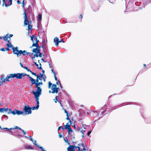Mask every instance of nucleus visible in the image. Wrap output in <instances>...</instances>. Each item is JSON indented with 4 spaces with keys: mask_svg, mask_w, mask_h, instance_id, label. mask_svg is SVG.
Returning <instances> with one entry per match:
<instances>
[{
    "mask_svg": "<svg viewBox=\"0 0 151 151\" xmlns=\"http://www.w3.org/2000/svg\"><path fill=\"white\" fill-rule=\"evenodd\" d=\"M35 85L37 89L36 91H33L32 93L34 95L36 99V101L37 102V105L36 107H34L33 108V109H38L39 107V98L41 94L42 91V89L40 87H39V86L40 85H42V82L36 83H35Z\"/></svg>",
    "mask_w": 151,
    "mask_h": 151,
    "instance_id": "f257e3e1",
    "label": "nucleus"
},
{
    "mask_svg": "<svg viewBox=\"0 0 151 151\" xmlns=\"http://www.w3.org/2000/svg\"><path fill=\"white\" fill-rule=\"evenodd\" d=\"M49 88H51L52 91V93H57L58 91V88H57L56 85L55 84H52L49 81L48 82V86Z\"/></svg>",
    "mask_w": 151,
    "mask_h": 151,
    "instance_id": "f03ea898",
    "label": "nucleus"
},
{
    "mask_svg": "<svg viewBox=\"0 0 151 151\" xmlns=\"http://www.w3.org/2000/svg\"><path fill=\"white\" fill-rule=\"evenodd\" d=\"M11 74L12 78H16L19 79H22L23 77L26 75V74L24 73H17Z\"/></svg>",
    "mask_w": 151,
    "mask_h": 151,
    "instance_id": "7ed1b4c3",
    "label": "nucleus"
},
{
    "mask_svg": "<svg viewBox=\"0 0 151 151\" xmlns=\"http://www.w3.org/2000/svg\"><path fill=\"white\" fill-rule=\"evenodd\" d=\"M34 107V106L32 108H29V106H24V110L26 113V114H31L32 112L31 109H32V110H36V109H32ZM36 109L37 110V109Z\"/></svg>",
    "mask_w": 151,
    "mask_h": 151,
    "instance_id": "20e7f679",
    "label": "nucleus"
},
{
    "mask_svg": "<svg viewBox=\"0 0 151 151\" xmlns=\"http://www.w3.org/2000/svg\"><path fill=\"white\" fill-rule=\"evenodd\" d=\"M3 6L4 5L6 7L9 6L12 4V0H2Z\"/></svg>",
    "mask_w": 151,
    "mask_h": 151,
    "instance_id": "39448f33",
    "label": "nucleus"
},
{
    "mask_svg": "<svg viewBox=\"0 0 151 151\" xmlns=\"http://www.w3.org/2000/svg\"><path fill=\"white\" fill-rule=\"evenodd\" d=\"M81 145H82L81 146H77L76 148L77 149L78 151H86V149L85 148V146L84 144L83 143H81Z\"/></svg>",
    "mask_w": 151,
    "mask_h": 151,
    "instance_id": "423d86ee",
    "label": "nucleus"
},
{
    "mask_svg": "<svg viewBox=\"0 0 151 151\" xmlns=\"http://www.w3.org/2000/svg\"><path fill=\"white\" fill-rule=\"evenodd\" d=\"M13 50V52L14 54L17 55V56L20 55V50L19 51L18 50V47H12Z\"/></svg>",
    "mask_w": 151,
    "mask_h": 151,
    "instance_id": "0eeeda50",
    "label": "nucleus"
},
{
    "mask_svg": "<svg viewBox=\"0 0 151 151\" xmlns=\"http://www.w3.org/2000/svg\"><path fill=\"white\" fill-rule=\"evenodd\" d=\"M23 113L24 112L22 111H20L19 110H17L16 109H15L13 111H12V113L14 115H15L17 114L18 115H20L23 114Z\"/></svg>",
    "mask_w": 151,
    "mask_h": 151,
    "instance_id": "6e6552de",
    "label": "nucleus"
},
{
    "mask_svg": "<svg viewBox=\"0 0 151 151\" xmlns=\"http://www.w3.org/2000/svg\"><path fill=\"white\" fill-rule=\"evenodd\" d=\"M24 26H25L26 25H28V24H29V22L27 20L26 14L25 11H24Z\"/></svg>",
    "mask_w": 151,
    "mask_h": 151,
    "instance_id": "1a4fd4ad",
    "label": "nucleus"
},
{
    "mask_svg": "<svg viewBox=\"0 0 151 151\" xmlns=\"http://www.w3.org/2000/svg\"><path fill=\"white\" fill-rule=\"evenodd\" d=\"M75 146L70 145L67 149L68 151H75Z\"/></svg>",
    "mask_w": 151,
    "mask_h": 151,
    "instance_id": "9d476101",
    "label": "nucleus"
},
{
    "mask_svg": "<svg viewBox=\"0 0 151 151\" xmlns=\"http://www.w3.org/2000/svg\"><path fill=\"white\" fill-rule=\"evenodd\" d=\"M54 41L55 44L57 46H58L59 43L61 42V41L59 40V39L58 37H55L54 39Z\"/></svg>",
    "mask_w": 151,
    "mask_h": 151,
    "instance_id": "9b49d317",
    "label": "nucleus"
},
{
    "mask_svg": "<svg viewBox=\"0 0 151 151\" xmlns=\"http://www.w3.org/2000/svg\"><path fill=\"white\" fill-rule=\"evenodd\" d=\"M31 39L33 42H35L36 41H38L37 40V37L35 35H32L30 36Z\"/></svg>",
    "mask_w": 151,
    "mask_h": 151,
    "instance_id": "f8f14e48",
    "label": "nucleus"
},
{
    "mask_svg": "<svg viewBox=\"0 0 151 151\" xmlns=\"http://www.w3.org/2000/svg\"><path fill=\"white\" fill-rule=\"evenodd\" d=\"M40 51V50L39 48L38 47L36 48L33 49L32 50V51L35 53L36 54L39 52V51Z\"/></svg>",
    "mask_w": 151,
    "mask_h": 151,
    "instance_id": "ddd939ff",
    "label": "nucleus"
},
{
    "mask_svg": "<svg viewBox=\"0 0 151 151\" xmlns=\"http://www.w3.org/2000/svg\"><path fill=\"white\" fill-rule=\"evenodd\" d=\"M15 129H19V130H21V129H21L20 128H19V127H18L17 126H16L15 128H13V129H12V128H11L10 129H8L7 128H4L3 129H6L7 130V131H9L10 132H11V131L10 130L13 129V130H14Z\"/></svg>",
    "mask_w": 151,
    "mask_h": 151,
    "instance_id": "4468645a",
    "label": "nucleus"
},
{
    "mask_svg": "<svg viewBox=\"0 0 151 151\" xmlns=\"http://www.w3.org/2000/svg\"><path fill=\"white\" fill-rule=\"evenodd\" d=\"M42 14H39L38 15V17L37 18V19L39 21L37 23V24H38L37 27H38V26H39V22L41 20V19H42Z\"/></svg>",
    "mask_w": 151,
    "mask_h": 151,
    "instance_id": "2eb2a0df",
    "label": "nucleus"
},
{
    "mask_svg": "<svg viewBox=\"0 0 151 151\" xmlns=\"http://www.w3.org/2000/svg\"><path fill=\"white\" fill-rule=\"evenodd\" d=\"M29 54H30V53L29 52H27L25 51L24 50V51H22L21 50H20V55L22 54L23 55H27Z\"/></svg>",
    "mask_w": 151,
    "mask_h": 151,
    "instance_id": "dca6fc26",
    "label": "nucleus"
},
{
    "mask_svg": "<svg viewBox=\"0 0 151 151\" xmlns=\"http://www.w3.org/2000/svg\"><path fill=\"white\" fill-rule=\"evenodd\" d=\"M82 127L84 128V130H82V131L81 130L80 132H81V133L83 134V135H82V136L83 137H84V135H83L84 132H85V130L86 129V126H84L83 124H82Z\"/></svg>",
    "mask_w": 151,
    "mask_h": 151,
    "instance_id": "f3484780",
    "label": "nucleus"
},
{
    "mask_svg": "<svg viewBox=\"0 0 151 151\" xmlns=\"http://www.w3.org/2000/svg\"><path fill=\"white\" fill-rule=\"evenodd\" d=\"M29 78L30 79V81L32 83V84H35L36 83L35 81V80L33 79L31 77L29 76Z\"/></svg>",
    "mask_w": 151,
    "mask_h": 151,
    "instance_id": "a211bd4d",
    "label": "nucleus"
},
{
    "mask_svg": "<svg viewBox=\"0 0 151 151\" xmlns=\"http://www.w3.org/2000/svg\"><path fill=\"white\" fill-rule=\"evenodd\" d=\"M8 109H4V108H0V112H3L5 111L7 112L8 111Z\"/></svg>",
    "mask_w": 151,
    "mask_h": 151,
    "instance_id": "6ab92c4d",
    "label": "nucleus"
},
{
    "mask_svg": "<svg viewBox=\"0 0 151 151\" xmlns=\"http://www.w3.org/2000/svg\"><path fill=\"white\" fill-rule=\"evenodd\" d=\"M12 78V76L11 74H10L9 75H8L5 78V80H6V81H9V78Z\"/></svg>",
    "mask_w": 151,
    "mask_h": 151,
    "instance_id": "aec40b11",
    "label": "nucleus"
},
{
    "mask_svg": "<svg viewBox=\"0 0 151 151\" xmlns=\"http://www.w3.org/2000/svg\"><path fill=\"white\" fill-rule=\"evenodd\" d=\"M38 41H36L35 42V43H34H34L33 44L32 46H31L30 47L31 48L32 47H33L34 46H35V47H39V46L38 45Z\"/></svg>",
    "mask_w": 151,
    "mask_h": 151,
    "instance_id": "412c9836",
    "label": "nucleus"
},
{
    "mask_svg": "<svg viewBox=\"0 0 151 151\" xmlns=\"http://www.w3.org/2000/svg\"><path fill=\"white\" fill-rule=\"evenodd\" d=\"M7 42H8V43L6 44L7 46L8 47H11L12 48V47H13V46L10 42L9 41V40H8Z\"/></svg>",
    "mask_w": 151,
    "mask_h": 151,
    "instance_id": "4be33fe9",
    "label": "nucleus"
},
{
    "mask_svg": "<svg viewBox=\"0 0 151 151\" xmlns=\"http://www.w3.org/2000/svg\"><path fill=\"white\" fill-rule=\"evenodd\" d=\"M64 127H65V128L67 129L71 127L70 125L68 124V123L66 125H64Z\"/></svg>",
    "mask_w": 151,
    "mask_h": 151,
    "instance_id": "5701e85b",
    "label": "nucleus"
},
{
    "mask_svg": "<svg viewBox=\"0 0 151 151\" xmlns=\"http://www.w3.org/2000/svg\"><path fill=\"white\" fill-rule=\"evenodd\" d=\"M25 147L26 149H27V150H29V149H33V148L30 146L29 145H26L25 146Z\"/></svg>",
    "mask_w": 151,
    "mask_h": 151,
    "instance_id": "b1692460",
    "label": "nucleus"
},
{
    "mask_svg": "<svg viewBox=\"0 0 151 151\" xmlns=\"http://www.w3.org/2000/svg\"><path fill=\"white\" fill-rule=\"evenodd\" d=\"M0 79L2 80L1 82H3V83H5L6 82V80H5V78H4V77H3V76H2L1 78Z\"/></svg>",
    "mask_w": 151,
    "mask_h": 151,
    "instance_id": "393cba45",
    "label": "nucleus"
},
{
    "mask_svg": "<svg viewBox=\"0 0 151 151\" xmlns=\"http://www.w3.org/2000/svg\"><path fill=\"white\" fill-rule=\"evenodd\" d=\"M67 130H68L69 134H70V133H72L73 132V130L71 129V127Z\"/></svg>",
    "mask_w": 151,
    "mask_h": 151,
    "instance_id": "a878e982",
    "label": "nucleus"
},
{
    "mask_svg": "<svg viewBox=\"0 0 151 151\" xmlns=\"http://www.w3.org/2000/svg\"><path fill=\"white\" fill-rule=\"evenodd\" d=\"M8 36H9L8 34H6L5 37H3V38H4V39L5 41H8L7 39H8Z\"/></svg>",
    "mask_w": 151,
    "mask_h": 151,
    "instance_id": "bb28decb",
    "label": "nucleus"
},
{
    "mask_svg": "<svg viewBox=\"0 0 151 151\" xmlns=\"http://www.w3.org/2000/svg\"><path fill=\"white\" fill-rule=\"evenodd\" d=\"M40 74L41 75V74ZM36 77H37V78L38 79L41 80H42V78H42V76L41 75L40 76H39L37 75Z\"/></svg>",
    "mask_w": 151,
    "mask_h": 151,
    "instance_id": "cd10ccee",
    "label": "nucleus"
},
{
    "mask_svg": "<svg viewBox=\"0 0 151 151\" xmlns=\"http://www.w3.org/2000/svg\"><path fill=\"white\" fill-rule=\"evenodd\" d=\"M38 57V55L37 54H35L34 55V56L33 57H32V60H34V59L36 57Z\"/></svg>",
    "mask_w": 151,
    "mask_h": 151,
    "instance_id": "c85d7f7f",
    "label": "nucleus"
},
{
    "mask_svg": "<svg viewBox=\"0 0 151 151\" xmlns=\"http://www.w3.org/2000/svg\"><path fill=\"white\" fill-rule=\"evenodd\" d=\"M41 76H42V78H42V79L44 81H45V77H46L45 76V75H44L43 74H41Z\"/></svg>",
    "mask_w": 151,
    "mask_h": 151,
    "instance_id": "c756f323",
    "label": "nucleus"
},
{
    "mask_svg": "<svg viewBox=\"0 0 151 151\" xmlns=\"http://www.w3.org/2000/svg\"><path fill=\"white\" fill-rule=\"evenodd\" d=\"M32 26L30 24H28V30H29V29H32Z\"/></svg>",
    "mask_w": 151,
    "mask_h": 151,
    "instance_id": "7c9ffc66",
    "label": "nucleus"
},
{
    "mask_svg": "<svg viewBox=\"0 0 151 151\" xmlns=\"http://www.w3.org/2000/svg\"><path fill=\"white\" fill-rule=\"evenodd\" d=\"M36 142H36V140L34 141V142H33L34 144L35 145H36L38 147H39V145L37 144L36 143Z\"/></svg>",
    "mask_w": 151,
    "mask_h": 151,
    "instance_id": "2f4dec72",
    "label": "nucleus"
},
{
    "mask_svg": "<svg viewBox=\"0 0 151 151\" xmlns=\"http://www.w3.org/2000/svg\"><path fill=\"white\" fill-rule=\"evenodd\" d=\"M30 72L33 75H34V76H37V75L36 74V73H34L33 72H32V71H30Z\"/></svg>",
    "mask_w": 151,
    "mask_h": 151,
    "instance_id": "473e14b6",
    "label": "nucleus"
},
{
    "mask_svg": "<svg viewBox=\"0 0 151 151\" xmlns=\"http://www.w3.org/2000/svg\"><path fill=\"white\" fill-rule=\"evenodd\" d=\"M39 147L43 151H46V150H45V149H44V148L42 147H40L39 146Z\"/></svg>",
    "mask_w": 151,
    "mask_h": 151,
    "instance_id": "72a5a7b5",
    "label": "nucleus"
},
{
    "mask_svg": "<svg viewBox=\"0 0 151 151\" xmlns=\"http://www.w3.org/2000/svg\"><path fill=\"white\" fill-rule=\"evenodd\" d=\"M24 68H25V69H26L28 71L30 72L31 71L27 67H23Z\"/></svg>",
    "mask_w": 151,
    "mask_h": 151,
    "instance_id": "f704fd0d",
    "label": "nucleus"
},
{
    "mask_svg": "<svg viewBox=\"0 0 151 151\" xmlns=\"http://www.w3.org/2000/svg\"><path fill=\"white\" fill-rule=\"evenodd\" d=\"M63 129V130H64V128H63V127L62 126H60L59 127H58V130H59V129Z\"/></svg>",
    "mask_w": 151,
    "mask_h": 151,
    "instance_id": "c9c22d12",
    "label": "nucleus"
},
{
    "mask_svg": "<svg viewBox=\"0 0 151 151\" xmlns=\"http://www.w3.org/2000/svg\"><path fill=\"white\" fill-rule=\"evenodd\" d=\"M66 119L68 120H69V122H71V121L70 119L69 118V117L68 116V117H67L66 118Z\"/></svg>",
    "mask_w": 151,
    "mask_h": 151,
    "instance_id": "e433bc0d",
    "label": "nucleus"
},
{
    "mask_svg": "<svg viewBox=\"0 0 151 151\" xmlns=\"http://www.w3.org/2000/svg\"><path fill=\"white\" fill-rule=\"evenodd\" d=\"M21 130H22V131L23 132V134H24V135H25L26 134V132H25L24 131V130H23L21 129Z\"/></svg>",
    "mask_w": 151,
    "mask_h": 151,
    "instance_id": "4c0bfd02",
    "label": "nucleus"
},
{
    "mask_svg": "<svg viewBox=\"0 0 151 151\" xmlns=\"http://www.w3.org/2000/svg\"><path fill=\"white\" fill-rule=\"evenodd\" d=\"M39 53V55H38L39 57H41L42 54L40 52V51H39V52H38Z\"/></svg>",
    "mask_w": 151,
    "mask_h": 151,
    "instance_id": "58836bf2",
    "label": "nucleus"
},
{
    "mask_svg": "<svg viewBox=\"0 0 151 151\" xmlns=\"http://www.w3.org/2000/svg\"><path fill=\"white\" fill-rule=\"evenodd\" d=\"M13 36V35L10 34V35H9V36H8V37L9 38H10V37H12Z\"/></svg>",
    "mask_w": 151,
    "mask_h": 151,
    "instance_id": "ea45409f",
    "label": "nucleus"
},
{
    "mask_svg": "<svg viewBox=\"0 0 151 151\" xmlns=\"http://www.w3.org/2000/svg\"><path fill=\"white\" fill-rule=\"evenodd\" d=\"M0 50H1L2 51H5V49L4 48H2L1 49H0Z\"/></svg>",
    "mask_w": 151,
    "mask_h": 151,
    "instance_id": "a19ab883",
    "label": "nucleus"
},
{
    "mask_svg": "<svg viewBox=\"0 0 151 151\" xmlns=\"http://www.w3.org/2000/svg\"><path fill=\"white\" fill-rule=\"evenodd\" d=\"M51 71L53 73V74H54V75L55 74V72L53 71L52 69Z\"/></svg>",
    "mask_w": 151,
    "mask_h": 151,
    "instance_id": "79ce46f5",
    "label": "nucleus"
},
{
    "mask_svg": "<svg viewBox=\"0 0 151 151\" xmlns=\"http://www.w3.org/2000/svg\"><path fill=\"white\" fill-rule=\"evenodd\" d=\"M54 78H55V80L57 81V78L56 77L55 74L54 75Z\"/></svg>",
    "mask_w": 151,
    "mask_h": 151,
    "instance_id": "37998d69",
    "label": "nucleus"
},
{
    "mask_svg": "<svg viewBox=\"0 0 151 151\" xmlns=\"http://www.w3.org/2000/svg\"><path fill=\"white\" fill-rule=\"evenodd\" d=\"M22 4L23 7L24 6V0H22Z\"/></svg>",
    "mask_w": 151,
    "mask_h": 151,
    "instance_id": "c03bdc74",
    "label": "nucleus"
},
{
    "mask_svg": "<svg viewBox=\"0 0 151 151\" xmlns=\"http://www.w3.org/2000/svg\"><path fill=\"white\" fill-rule=\"evenodd\" d=\"M17 3H18V4H21V1H19V0H18V1H17Z\"/></svg>",
    "mask_w": 151,
    "mask_h": 151,
    "instance_id": "a18cd8bd",
    "label": "nucleus"
},
{
    "mask_svg": "<svg viewBox=\"0 0 151 151\" xmlns=\"http://www.w3.org/2000/svg\"><path fill=\"white\" fill-rule=\"evenodd\" d=\"M38 80L39 79H38L37 78L36 80H35L36 83H37L38 82Z\"/></svg>",
    "mask_w": 151,
    "mask_h": 151,
    "instance_id": "49530a36",
    "label": "nucleus"
},
{
    "mask_svg": "<svg viewBox=\"0 0 151 151\" xmlns=\"http://www.w3.org/2000/svg\"><path fill=\"white\" fill-rule=\"evenodd\" d=\"M91 131L88 132L87 133V135H89L91 134Z\"/></svg>",
    "mask_w": 151,
    "mask_h": 151,
    "instance_id": "de8ad7c7",
    "label": "nucleus"
},
{
    "mask_svg": "<svg viewBox=\"0 0 151 151\" xmlns=\"http://www.w3.org/2000/svg\"><path fill=\"white\" fill-rule=\"evenodd\" d=\"M82 17H83V16H82V15L81 14L79 17V18H81V19H82Z\"/></svg>",
    "mask_w": 151,
    "mask_h": 151,
    "instance_id": "09e8293b",
    "label": "nucleus"
},
{
    "mask_svg": "<svg viewBox=\"0 0 151 151\" xmlns=\"http://www.w3.org/2000/svg\"><path fill=\"white\" fill-rule=\"evenodd\" d=\"M25 136V137H27V138H28L31 139V138H32L31 136H29V137H27L26 136Z\"/></svg>",
    "mask_w": 151,
    "mask_h": 151,
    "instance_id": "8fccbe9b",
    "label": "nucleus"
},
{
    "mask_svg": "<svg viewBox=\"0 0 151 151\" xmlns=\"http://www.w3.org/2000/svg\"><path fill=\"white\" fill-rule=\"evenodd\" d=\"M3 83L1 81H0V86L2 85H3Z\"/></svg>",
    "mask_w": 151,
    "mask_h": 151,
    "instance_id": "3c124183",
    "label": "nucleus"
},
{
    "mask_svg": "<svg viewBox=\"0 0 151 151\" xmlns=\"http://www.w3.org/2000/svg\"><path fill=\"white\" fill-rule=\"evenodd\" d=\"M6 50H7V51H9V47H8V48H6Z\"/></svg>",
    "mask_w": 151,
    "mask_h": 151,
    "instance_id": "603ef678",
    "label": "nucleus"
},
{
    "mask_svg": "<svg viewBox=\"0 0 151 151\" xmlns=\"http://www.w3.org/2000/svg\"><path fill=\"white\" fill-rule=\"evenodd\" d=\"M20 65H21V66L22 67V68H23V67H24L23 66V64H22V63H20Z\"/></svg>",
    "mask_w": 151,
    "mask_h": 151,
    "instance_id": "864d4df0",
    "label": "nucleus"
},
{
    "mask_svg": "<svg viewBox=\"0 0 151 151\" xmlns=\"http://www.w3.org/2000/svg\"><path fill=\"white\" fill-rule=\"evenodd\" d=\"M56 97H57V96L56 97V99H55V103H57V101H58Z\"/></svg>",
    "mask_w": 151,
    "mask_h": 151,
    "instance_id": "5fc2aeb1",
    "label": "nucleus"
},
{
    "mask_svg": "<svg viewBox=\"0 0 151 151\" xmlns=\"http://www.w3.org/2000/svg\"><path fill=\"white\" fill-rule=\"evenodd\" d=\"M40 67L39 68L40 69H42V67H41V64L40 63Z\"/></svg>",
    "mask_w": 151,
    "mask_h": 151,
    "instance_id": "6e6d98bb",
    "label": "nucleus"
},
{
    "mask_svg": "<svg viewBox=\"0 0 151 151\" xmlns=\"http://www.w3.org/2000/svg\"><path fill=\"white\" fill-rule=\"evenodd\" d=\"M59 137L60 138H61L62 137V136L59 133Z\"/></svg>",
    "mask_w": 151,
    "mask_h": 151,
    "instance_id": "4d7b16f0",
    "label": "nucleus"
},
{
    "mask_svg": "<svg viewBox=\"0 0 151 151\" xmlns=\"http://www.w3.org/2000/svg\"><path fill=\"white\" fill-rule=\"evenodd\" d=\"M30 140L32 142H34V140L32 138L30 139Z\"/></svg>",
    "mask_w": 151,
    "mask_h": 151,
    "instance_id": "13d9d810",
    "label": "nucleus"
},
{
    "mask_svg": "<svg viewBox=\"0 0 151 151\" xmlns=\"http://www.w3.org/2000/svg\"><path fill=\"white\" fill-rule=\"evenodd\" d=\"M64 110L65 113L66 114H67L68 113V112L65 109H64Z\"/></svg>",
    "mask_w": 151,
    "mask_h": 151,
    "instance_id": "bf43d9fd",
    "label": "nucleus"
},
{
    "mask_svg": "<svg viewBox=\"0 0 151 151\" xmlns=\"http://www.w3.org/2000/svg\"><path fill=\"white\" fill-rule=\"evenodd\" d=\"M34 63H35V64L37 66H38V65L36 63V62H34Z\"/></svg>",
    "mask_w": 151,
    "mask_h": 151,
    "instance_id": "052dcab7",
    "label": "nucleus"
},
{
    "mask_svg": "<svg viewBox=\"0 0 151 151\" xmlns=\"http://www.w3.org/2000/svg\"><path fill=\"white\" fill-rule=\"evenodd\" d=\"M81 143H79V144H78V146H81L82 145H81Z\"/></svg>",
    "mask_w": 151,
    "mask_h": 151,
    "instance_id": "680f3d73",
    "label": "nucleus"
},
{
    "mask_svg": "<svg viewBox=\"0 0 151 151\" xmlns=\"http://www.w3.org/2000/svg\"><path fill=\"white\" fill-rule=\"evenodd\" d=\"M74 129H75L76 130V127H75V125H74Z\"/></svg>",
    "mask_w": 151,
    "mask_h": 151,
    "instance_id": "e2e57ef3",
    "label": "nucleus"
},
{
    "mask_svg": "<svg viewBox=\"0 0 151 151\" xmlns=\"http://www.w3.org/2000/svg\"><path fill=\"white\" fill-rule=\"evenodd\" d=\"M49 65L50 66V68H52L51 66V64H50V63H49Z\"/></svg>",
    "mask_w": 151,
    "mask_h": 151,
    "instance_id": "0e129e2a",
    "label": "nucleus"
},
{
    "mask_svg": "<svg viewBox=\"0 0 151 151\" xmlns=\"http://www.w3.org/2000/svg\"><path fill=\"white\" fill-rule=\"evenodd\" d=\"M9 110L10 112H11V113H12V109H9L8 111Z\"/></svg>",
    "mask_w": 151,
    "mask_h": 151,
    "instance_id": "69168bd1",
    "label": "nucleus"
},
{
    "mask_svg": "<svg viewBox=\"0 0 151 151\" xmlns=\"http://www.w3.org/2000/svg\"><path fill=\"white\" fill-rule=\"evenodd\" d=\"M66 115H67V117H68V113L67 114H66Z\"/></svg>",
    "mask_w": 151,
    "mask_h": 151,
    "instance_id": "338daca9",
    "label": "nucleus"
},
{
    "mask_svg": "<svg viewBox=\"0 0 151 151\" xmlns=\"http://www.w3.org/2000/svg\"><path fill=\"white\" fill-rule=\"evenodd\" d=\"M61 41V42H64V41H63V40L62 39V40H60Z\"/></svg>",
    "mask_w": 151,
    "mask_h": 151,
    "instance_id": "774afa93",
    "label": "nucleus"
}]
</instances>
